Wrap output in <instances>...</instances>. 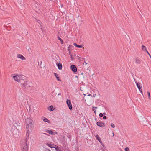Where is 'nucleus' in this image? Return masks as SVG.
Listing matches in <instances>:
<instances>
[{
	"mask_svg": "<svg viewBox=\"0 0 151 151\" xmlns=\"http://www.w3.org/2000/svg\"><path fill=\"white\" fill-rule=\"evenodd\" d=\"M113 134H114V133H113ZM114 134H113V136H114Z\"/></svg>",
	"mask_w": 151,
	"mask_h": 151,
	"instance_id": "51",
	"label": "nucleus"
},
{
	"mask_svg": "<svg viewBox=\"0 0 151 151\" xmlns=\"http://www.w3.org/2000/svg\"><path fill=\"white\" fill-rule=\"evenodd\" d=\"M13 77L15 81L19 82V79L20 78L19 76H18V75H16V76H13Z\"/></svg>",
	"mask_w": 151,
	"mask_h": 151,
	"instance_id": "10",
	"label": "nucleus"
},
{
	"mask_svg": "<svg viewBox=\"0 0 151 151\" xmlns=\"http://www.w3.org/2000/svg\"><path fill=\"white\" fill-rule=\"evenodd\" d=\"M142 50L145 52H147V48L144 45H142L141 47Z\"/></svg>",
	"mask_w": 151,
	"mask_h": 151,
	"instance_id": "14",
	"label": "nucleus"
},
{
	"mask_svg": "<svg viewBox=\"0 0 151 151\" xmlns=\"http://www.w3.org/2000/svg\"><path fill=\"white\" fill-rule=\"evenodd\" d=\"M83 95L84 96H86V94H83Z\"/></svg>",
	"mask_w": 151,
	"mask_h": 151,
	"instance_id": "48",
	"label": "nucleus"
},
{
	"mask_svg": "<svg viewBox=\"0 0 151 151\" xmlns=\"http://www.w3.org/2000/svg\"><path fill=\"white\" fill-rule=\"evenodd\" d=\"M54 93V91L52 92V94H53Z\"/></svg>",
	"mask_w": 151,
	"mask_h": 151,
	"instance_id": "50",
	"label": "nucleus"
},
{
	"mask_svg": "<svg viewBox=\"0 0 151 151\" xmlns=\"http://www.w3.org/2000/svg\"><path fill=\"white\" fill-rule=\"evenodd\" d=\"M93 111H94V113L95 114H96V110H94V109H92Z\"/></svg>",
	"mask_w": 151,
	"mask_h": 151,
	"instance_id": "35",
	"label": "nucleus"
},
{
	"mask_svg": "<svg viewBox=\"0 0 151 151\" xmlns=\"http://www.w3.org/2000/svg\"><path fill=\"white\" fill-rule=\"evenodd\" d=\"M139 91H140V92L141 93H142H142H143V92H142V88H141V90H140V89H139Z\"/></svg>",
	"mask_w": 151,
	"mask_h": 151,
	"instance_id": "33",
	"label": "nucleus"
},
{
	"mask_svg": "<svg viewBox=\"0 0 151 151\" xmlns=\"http://www.w3.org/2000/svg\"><path fill=\"white\" fill-rule=\"evenodd\" d=\"M81 74L82 75H83V73L82 72L81 73Z\"/></svg>",
	"mask_w": 151,
	"mask_h": 151,
	"instance_id": "46",
	"label": "nucleus"
},
{
	"mask_svg": "<svg viewBox=\"0 0 151 151\" xmlns=\"http://www.w3.org/2000/svg\"><path fill=\"white\" fill-rule=\"evenodd\" d=\"M17 57L18 58L21 59L22 60H25L26 58L21 54H18L17 55Z\"/></svg>",
	"mask_w": 151,
	"mask_h": 151,
	"instance_id": "9",
	"label": "nucleus"
},
{
	"mask_svg": "<svg viewBox=\"0 0 151 151\" xmlns=\"http://www.w3.org/2000/svg\"><path fill=\"white\" fill-rule=\"evenodd\" d=\"M58 40L60 41L61 43L62 44H63L64 43V42L63 40L60 38V37L59 36H58Z\"/></svg>",
	"mask_w": 151,
	"mask_h": 151,
	"instance_id": "21",
	"label": "nucleus"
},
{
	"mask_svg": "<svg viewBox=\"0 0 151 151\" xmlns=\"http://www.w3.org/2000/svg\"><path fill=\"white\" fill-rule=\"evenodd\" d=\"M84 63H85V65L87 64V63H86V62H85V60L84 59Z\"/></svg>",
	"mask_w": 151,
	"mask_h": 151,
	"instance_id": "42",
	"label": "nucleus"
},
{
	"mask_svg": "<svg viewBox=\"0 0 151 151\" xmlns=\"http://www.w3.org/2000/svg\"><path fill=\"white\" fill-rule=\"evenodd\" d=\"M54 134H55H55H57L58 133L57 132H54Z\"/></svg>",
	"mask_w": 151,
	"mask_h": 151,
	"instance_id": "41",
	"label": "nucleus"
},
{
	"mask_svg": "<svg viewBox=\"0 0 151 151\" xmlns=\"http://www.w3.org/2000/svg\"><path fill=\"white\" fill-rule=\"evenodd\" d=\"M138 8L139 9H139V6H138Z\"/></svg>",
	"mask_w": 151,
	"mask_h": 151,
	"instance_id": "49",
	"label": "nucleus"
},
{
	"mask_svg": "<svg viewBox=\"0 0 151 151\" xmlns=\"http://www.w3.org/2000/svg\"><path fill=\"white\" fill-rule=\"evenodd\" d=\"M95 120L96 121L97 120V118H95Z\"/></svg>",
	"mask_w": 151,
	"mask_h": 151,
	"instance_id": "47",
	"label": "nucleus"
},
{
	"mask_svg": "<svg viewBox=\"0 0 151 151\" xmlns=\"http://www.w3.org/2000/svg\"><path fill=\"white\" fill-rule=\"evenodd\" d=\"M30 50V51L31 50V48L29 49H28V51L29 52Z\"/></svg>",
	"mask_w": 151,
	"mask_h": 151,
	"instance_id": "43",
	"label": "nucleus"
},
{
	"mask_svg": "<svg viewBox=\"0 0 151 151\" xmlns=\"http://www.w3.org/2000/svg\"><path fill=\"white\" fill-rule=\"evenodd\" d=\"M147 93L148 96V98L150 99V93L149 91L147 92Z\"/></svg>",
	"mask_w": 151,
	"mask_h": 151,
	"instance_id": "24",
	"label": "nucleus"
},
{
	"mask_svg": "<svg viewBox=\"0 0 151 151\" xmlns=\"http://www.w3.org/2000/svg\"><path fill=\"white\" fill-rule=\"evenodd\" d=\"M70 58H71V60H72L73 58L72 56V55L70 54Z\"/></svg>",
	"mask_w": 151,
	"mask_h": 151,
	"instance_id": "34",
	"label": "nucleus"
},
{
	"mask_svg": "<svg viewBox=\"0 0 151 151\" xmlns=\"http://www.w3.org/2000/svg\"><path fill=\"white\" fill-rule=\"evenodd\" d=\"M70 68L72 71L74 73H76L77 70V69L76 66L73 64L70 66Z\"/></svg>",
	"mask_w": 151,
	"mask_h": 151,
	"instance_id": "7",
	"label": "nucleus"
},
{
	"mask_svg": "<svg viewBox=\"0 0 151 151\" xmlns=\"http://www.w3.org/2000/svg\"><path fill=\"white\" fill-rule=\"evenodd\" d=\"M66 104L69 109L71 111L72 110L73 107L70 100L68 99H67Z\"/></svg>",
	"mask_w": 151,
	"mask_h": 151,
	"instance_id": "5",
	"label": "nucleus"
},
{
	"mask_svg": "<svg viewBox=\"0 0 151 151\" xmlns=\"http://www.w3.org/2000/svg\"><path fill=\"white\" fill-rule=\"evenodd\" d=\"M43 121L45 122H47L48 123H50V121L47 118L44 117V119H43Z\"/></svg>",
	"mask_w": 151,
	"mask_h": 151,
	"instance_id": "19",
	"label": "nucleus"
},
{
	"mask_svg": "<svg viewBox=\"0 0 151 151\" xmlns=\"http://www.w3.org/2000/svg\"><path fill=\"white\" fill-rule=\"evenodd\" d=\"M96 139L99 141L101 143V144L102 143V141L101 140L100 138L99 137L98 135H97L96 136Z\"/></svg>",
	"mask_w": 151,
	"mask_h": 151,
	"instance_id": "13",
	"label": "nucleus"
},
{
	"mask_svg": "<svg viewBox=\"0 0 151 151\" xmlns=\"http://www.w3.org/2000/svg\"><path fill=\"white\" fill-rule=\"evenodd\" d=\"M87 96H91V97H92V96L91 95V94H88V95H87Z\"/></svg>",
	"mask_w": 151,
	"mask_h": 151,
	"instance_id": "39",
	"label": "nucleus"
},
{
	"mask_svg": "<svg viewBox=\"0 0 151 151\" xmlns=\"http://www.w3.org/2000/svg\"><path fill=\"white\" fill-rule=\"evenodd\" d=\"M71 46H72L71 45H70L69 46V48Z\"/></svg>",
	"mask_w": 151,
	"mask_h": 151,
	"instance_id": "44",
	"label": "nucleus"
},
{
	"mask_svg": "<svg viewBox=\"0 0 151 151\" xmlns=\"http://www.w3.org/2000/svg\"><path fill=\"white\" fill-rule=\"evenodd\" d=\"M10 24V23H8V24L7 25H8V26H7L5 25L4 26V27H5V28H6V27H8L9 26V24Z\"/></svg>",
	"mask_w": 151,
	"mask_h": 151,
	"instance_id": "31",
	"label": "nucleus"
},
{
	"mask_svg": "<svg viewBox=\"0 0 151 151\" xmlns=\"http://www.w3.org/2000/svg\"><path fill=\"white\" fill-rule=\"evenodd\" d=\"M46 145L51 148H55V147L54 146L55 145L54 144H52L51 143L49 144L47 143L46 144Z\"/></svg>",
	"mask_w": 151,
	"mask_h": 151,
	"instance_id": "12",
	"label": "nucleus"
},
{
	"mask_svg": "<svg viewBox=\"0 0 151 151\" xmlns=\"http://www.w3.org/2000/svg\"><path fill=\"white\" fill-rule=\"evenodd\" d=\"M111 126L113 128H114L115 127L114 124L112 123H111Z\"/></svg>",
	"mask_w": 151,
	"mask_h": 151,
	"instance_id": "27",
	"label": "nucleus"
},
{
	"mask_svg": "<svg viewBox=\"0 0 151 151\" xmlns=\"http://www.w3.org/2000/svg\"><path fill=\"white\" fill-rule=\"evenodd\" d=\"M28 121L29 123L26 126L27 130H30L32 129V127L33 126V121L31 119L29 118L27 120V121Z\"/></svg>",
	"mask_w": 151,
	"mask_h": 151,
	"instance_id": "2",
	"label": "nucleus"
},
{
	"mask_svg": "<svg viewBox=\"0 0 151 151\" xmlns=\"http://www.w3.org/2000/svg\"><path fill=\"white\" fill-rule=\"evenodd\" d=\"M99 116L101 117H102L103 116V114L101 113H100L99 114Z\"/></svg>",
	"mask_w": 151,
	"mask_h": 151,
	"instance_id": "28",
	"label": "nucleus"
},
{
	"mask_svg": "<svg viewBox=\"0 0 151 151\" xmlns=\"http://www.w3.org/2000/svg\"><path fill=\"white\" fill-rule=\"evenodd\" d=\"M45 132L48 133L49 134H51L52 135H55V134H54V132H53V131L51 130H48L46 129H45Z\"/></svg>",
	"mask_w": 151,
	"mask_h": 151,
	"instance_id": "8",
	"label": "nucleus"
},
{
	"mask_svg": "<svg viewBox=\"0 0 151 151\" xmlns=\"http://www.w3.org/2000/svg\"><path fill=\"white\" fill-rule=\"evenodd\" d=\"M137 86L139 89L141 90V88H142V87L140 86V83L139 82H136Z\"/></svg>",
	"mask_w": 151,
	"mask_h": 151,
	"instance_id": "17",
	"label": "nucleus"
},
{
	"mask_svg": "<svg viewBox=\"0 0 151 151\" xmlns=\"http://www.w3.org/2000/svg\"><path fill=\"white\" fill-rule=\"evenodd\" d=\"M125 151H130L129 148L128 147L125 148Z\"/></svg>",
	"mask_w": 151,
	"mask_h": 151,
	"instance_id": "26",
	"label": "nucleus"
},
{
	"mask_svg": "<svg viewBox=\"0 0 151 151\" xmlns=\"http://www.w3.org/2000/svg\"><path fill=\"white\" fill-rule=\"evenodd\" d=\"M135 62L137 64H139L141 63V61L138 58H135Z\"/></svg>",
	"mask_w": 151,
	"mask_h": 151,
	"instance_id": "16",
	"label": "nucleus"
},
{
	"mask_svg": "<svg viewBox=\"0 0 151 151\" xmlns=\"http://www.w3.org/2000/svg\"><path fill=\"white\" fill-rule=\"evenodd\" d=\"M92 107H93V108H94V109H96L97 108V107H94L93 106H92Z\"/></svg>",
	"mask_w": 151,
	"mask_h": 151,
	"instance_id": "37",
	"label": "nucleus"
},
{
	"mask_svg": "<svg viewBox=\"0 0 151 151\" xmlns=\"http://www.w3.org/2000/svg\"><path fill=\"white\" fill-rule=\"evenodd\" d=\"M58 146H57V145H54V146L55 147H56Z\"/></svg>",
	"mask_w": 151,
	"mask_h": 151,
	"instance_id": "45",
	"label": "nucleus"
},
{
	"mask_svg": "<svg viewBox=\"0 0 151 151\" xmlns=\"http://www.w3.org/2000/svg\"><path fill=\"white\" fill-rule=\"evenodd\" d=\"M30 133V130H27V132L26 133V135L27 137L29 138V135Z\"/></svg>",
	"mask_w": 151,
	"mask_h": 151,
	"instance_id": "22",
	"label": "nucleus"
},
{
	"mask_svg": "<svg viewBox=\"0 0 151 151\" xmlns=\"http://www.w3.org/2000/svg\"><path fill=\"white\" fill-rule=\"evenodd\" d=\"M54 75L55 76L58 81H61V80L60 79V78L58 76V75L55 73H54Z\"/></svg>",
	"mask_w": 151,
	"mask_h": 151,
	"instance_id": "15",
	"label": "nucleus"
},
{
	"mask_svg": "<svg viewBox=\"0 0 151 151\" xmlns=\"http://www.w3.org/2000/svg\"><path fill=\"white\" fill-rule=\"evenodd\" d=\"M49 109L51 111H53L54 110V109L53 108V106H49Z\"/></svg>",
	"mask_w": 151,
	"mask_h": 151,
	"instance_id": "23",
	"label": "nucleus"
},
{
	"mask_svg": "<svg viewBox=\"0 0 151 151\" xmlns=\"http://www.w3.org/2000/svg\"><path fill=\"white\" fill-rule=\"evenodd\" d=\"M25 142L23 143L21 146L22 151H27L28 147L27 139H25Z\"/></svg>",
	"mask_w": 151,
	"mask_h": 151,
	"instance_id": "3",
	"label": "nucleus"
},
{
	"mask_svg": "<svg viewBox=\"0 0 151 151\" xmlns=\"http://www.w3.org/2000/svg\"><path fill=\"white\" fill-rule=\"evenodd\" d=\"M54 148L55 149V150L57 151H62L60 147L58 146H57L56 147H55Z\"/></svg>",
	"mask_w": 151,
	"mask_h": 151,
	"instance_id": "20",
	"label": "nucleus"
},
{
	"mask_svg": "<svg viewBox=\"0 0 151 151\" xmlns=\"http://www.w3.org/2000/svg\"><path fill=\"white\" fill-rule=\"evenodd\" d=\"M26 80V78L25 76L22 75L20 76V78L19 79V82L21 85H22L25 82Z\"/></svg>",
	"mask_w": 151,
	"mask_h": 151,
	"instance_id": "4",
	"label": "nucleus"
},
{
	"mask_svg": "<svg viewBox=\"0 0 151 151\" xmlns=\"http://www.w3.org/2000/svg\"><path fill=\"white\" fill-rule=\"evenodd\" d=\"M103 119H107V117L106 116H104L103 117Z\"/></svg>",
	"mask_w": 151,
	"mask_h": 151,
	"instance_id": "30",
	"label": "nucleus"
},
{
	"mask_svg": "<svg viewBox=\"0 0 151 151\" xmlns=\"http://www.w3.org/2000/svg\"><path fill=\"white\" fill-rule=\"evenodd\" d=\"M32 84L30 81H26L21 86L22 89L29 90L32 89Z\"/></svg>",
	"mask_w": 151,
	"mask_h": 151,
	"instance_id": "1",
	"label": "nucleus"
},
{
	"mask_svg": "<svg viewBox=\"0 0 151 151\" xmlns=\"http://www.w3.org/2000/svg\"><path fill=\"white\" fill-rule=\"evenodd\" d=\"M96 124L98 126L101 127H103L105 126V123L102 122L100 121L96 122Z\"/></svg>",
	"mask_w": 151,
	"mask_h": 151,
	"instance_id": "6",
	"label": "nucleus"
},
{
	"mask_svg": "<svg viewBox=\"0 0 151 151\" xmlns=\"http://www.w3.org/2000/svg\"><path fill=\"white\" fill-rule=\"evenodd\" d=\"M17 1L18 2V3L20 4H22V0H17Z\"/></svg>",
	"mask_w": 151,
	"mask_h": 151,
	"instance_id": "25",
	"label": "nucleus"
},
{
	"mask_svg": "<svg viewBox=\"0 0 151 151\" xmlns=\"http://www.w3.org/2000/svg\"><path fill=\"white\" fill-rule=\"evenodd\" d=\"M56 64L58 69L60 70H61L62 68V64L60 63H58V62H57Z\"/></svg>",
	"mask_w": 151,
	"mask_h": 151,
	"instance_id": "11",
	"label": "nucleus"
},
{
	"mask_svg": "<svg viewBox=\"0 0 151 151\" xmlns=\"http://www.w3.org/2000/svg\"><path fill=\"white\" fill-rule=\"evenodd\" d=\"M73 45L75 46H76V47H77V48H82V45H77L76 43H74L73 44Z\"/></svg>",
	"mask_w": 151,
	"mask_h": 151,
	"instance_id": "18",
	"label": "nucleus"
},
{
	"mask_svg": "<svg viewBox=\"0 0 151 151\" xmlns=\"http://www.w3.org/2000/svg\"><path fill=\"white\" fill-rule=\"evenodd\" d=\"M96 96V94H94L93 95V97H95Z\"/></svg>",
	"mask_w": 151,
	"mask_h": 151,
	"instance_id": "38",
	"label": "nucleus"
},
{
	"mask_svg": "<svg viewBox=\"0 0 151 151\" xmlns=\"http://www.w3.org/2000/svg\"><path fill=\"white\" fill-rule=\"evenodd\" d=\"M147 54H148V55L150 57V58H151V55H150V54L148 52V51H147Z\"/></svg>",
	"mask_w": 151,
	"mask_h": 151,
	"instance_id": "32",
	"label": "nucleus"
},
{
	"mask_svg": "<svg viewBox=\"0 0 151 151\" xmlns=\"http://www.w3.org/2000/svg\"><path fill=\"white\" fill-rule=\"evenodd\" d=\"M43 134H44L46 135H48V134H47V133H42Z\"/></svg>",
	"mask_w": 151,
	"mask_h": 151,
	"instance_id": "36",
	"label": "nucleus"
},
{
	"mask_svg": "<svg viewBox=\"0 0 151 151\" xmlns=\"http://www.w3.org/2000/svg\"><path fill=\"white\" fill-rule=\"evenodd\" d=\"M44 151H51L50 150L47 148H45Z\"/></svg>",
	"mask_w": 151,
	"mask_h": 151,
	"instance_id": "29",
	"label": "nucleus"
},
{
	"mask_svg": "<svg viewBox=\"0 0 151 151\" xmlns=\"http://www.w3.org/2000/svg\"><path fill=\"white\" fill-rule=\"evenodd\" d=\"M103 114V115H104V116H105L106 114V113L105 112H104L103 113H102Z\"/></svg>",
	"mask_w": 151,
	"mask_h": 151,
	"instance_id": "40",
	"label": "nucleus"
}]
</instances>
